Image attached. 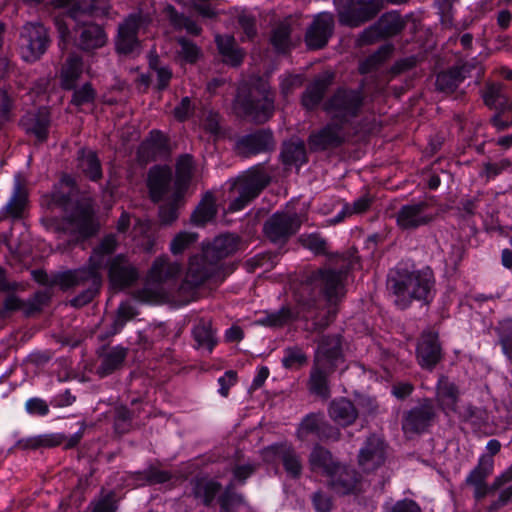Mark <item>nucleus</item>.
I'll return each instance as SVG.
<instances>
[{"label":"nucleus","mask_w":512,"mask_h":512,"mask_svg":"<svg viewBox=\"0 0 512 512\" xmlns=\"http://www.w3.org/2000/svg\"><path fill=\"white\" fill-rule=\"evenodd\" d=\"M218 502L223 511L231 512L244 503V497L235 491V482L230 481L219 496Z\"/></svg>","instance_id":"58"},{"label":"nucleus","mask_w":512,"mask_h":512,"mask_svg":"<svg viewBox=\"0 0 512 512\" xmlns=\"http://www.w3.org/2000/svg\"><path fill=\"white\" fill-rule=\"evenodd\" d=\"M28 205V190L17 176L14 182L13 194L4 207V213L13 219H20Z\"/></svg>","instance_id":"37"},{"label":"nucleus","mask_w":512,"mask_h":512,"mask_svg":"<svg viewBox=\"0 0 512 512\" xmlns=\"http://www.w3.org/2000/svg\"><path fill=\"white\" fill-rule=\"evenodd\" d=\"M462 82L463 79L456 68L450 67L437 74L435 86L439 92L449 95L454 93Z\"/></svg>","instance_id":"54"},{"label":"nucleus","mask_w":512,"mask_h":512,"mask_svg":"<svg viewBox=\"0 0 512 512\" xmlns=\"http://www.w3.org/2000/svg\"><path fill=\"white\" fill-rule=\"evenodd\" d=\"M41 222L49 231L54 233L70 232L81 239H88L99 231V223L95 217L93 201L90 197H82L77 200L62 222L57 218H44Z\"/></svg>","instance_id":"5"},{"label":"nucleus","mask_w":512,"mask_h":512,"mask_svg":"<svg viewBox=\"0 0 512 512\" xmlns=\"http://www.w3.org/2000/svg\"><path fill=\"white\" fill-rule=\"evenodd\" d=\"M359 411L352 401L347 398L333 400L329 405L330 418L340 426L352 425L358 418Z\"/></svg>","instance_id":"35"},{"label":"nucleus","mask_w":512,"mask_h":512,"mask_svg":"<svg viewBox=\"0 0 512 512\" xmlns=\"http://www.w3.org/2000/svg\"><path fill=\"white\" fill-rule=\"evenodd\" d=\"M343 124L332 120L321 129L312 132L308 142L312 151H325L336 149L346 141Z\"/></svg>","instance_id":"19"},{"label":"nucleus","mask_w":512,"mask_h":512,"mask_svg":"<svg viewBox=\"0 0 512 512\" xmlns=\"http://www.w3.org/2000/svg\"><path fill=\"white\" fill-rule=\"evenodd\" d=\"M365 94L361 88H338L325 102L323 110L331 120L343 125L350 124L358 118L365 103Z\"/></svg>","instance_id":"8"},{"label":"nucleus","mask_w":512,"mask_h":512,"mask_svg":"<svg viewBox=\"0 0 512 512\" xmlns=\"http://www.w3.org/2000/svg\"><path fill=\"white\" fill-rule=\"evenodd\" d=\"M406 27V21L396 12L384 13L378 21L365 29L358 38L359 45H368L382 38L398 35Z\"/></svg>","instance_id":"15"},{"label":"nucleus","mask_w":512,"mask_h":512,"mask_svg":"<svg viewBox=\"0 0 512 512\" xmlns=\"http://www.w3.org/2000/svg\"><path fill=\"white\" fill-rule=\"evenodd\" d=\"M504 84L500 82H487L481 91L484 104L491 110L512 106V100L504 92Z\"/></svg>","instance_id":"41"},{"label":"nucleus","mask_w":512,"mask_h":512,"mask_svg":"<svg viewBox=\"0 0 512 512\" xmlns=\"http://www.w3.org/2000/svg\"><path fill=\"white\" fill-rule=\"evenodd\" d=\"M328 477V486L338 495L353 494L359 490L360 477L354 469L339 464Z\"/></svg>","instance_id":"28"},{"label":"nucleus","mask_w":512,"mask_h":512,"mask_svg":"<svg viewBox=\"0 0 512 512\" xmlns=\"http://www.w3.org/2000/svg\"><path fill=\"white\" fill-rule=\"evenodd\" d=\"M72 90L73 94L70 103L76 107L92 104L97 97V92L90 82H86L80 87L75 86Z\"/></svg>","instance_id":"59"},{"label":"nucleus","mask_w":512,"mask_h":512,"mask_svg":"<svg viewBox=\"0 0 512 512\" xmlns=\"http://www.w3.org/2000/svg\"><path fill=\"white\" fill-rule=\"evenodd\" d=\"M193 171V157L189 154L181 155L176 163V176L173 184V190L176 191V197L185 195Z\"/></svg>","instance_id":"42"},{"label":"nucleus","mask_w":512,"mask_h":512,"mask_svg":"<svg viewBox=\"0 0 512 512\" xmlns=\"http://www.w3.org/2000/svg\"><path fill=\"white\" fill-rule=\"evenodd\" d=\"M108 279L115 288H126L133 285L139 278L138 269L124 254H118L106 263Z\"/></svg>","instance_id":"21"},{"label":"nucleus","mask_w":512,"mask_h":512,"mask_svg":"<svg viewBox=\"0 0 512 512\" xmlns=\"http://www.w3.org/2000/svg\"><path fill=\"white\" fill-rule=\"evenodd\" d=\"M181 266L170 262L168 258H157L149 272L148 284L135 292L141 302H155L164 298L171 291V286L180 274Z\"/></svg>","instance_id":"7"},{"label":"nucleus","mask_w":512,"mask_h":512,"mask_svg":"<svg viewBox=\"0 0 512 512\" xmlns=\"http://www.w3.org/2000/svg\"><path fill=\"white\" fill-rule=\"evenodd\" d=\"M334 369H328L324 366L313 363L309 380L308 389L310 393L322 398L328 399L330 397V388L328 384V377L334 372Z\"/></svg>","instance_id":"38"},{"label":"nucleus","mask_w":512,"mask_h":512,"mask_svg":"<svg viewBox=\"0 0 512 512\" xmlns=\"http://www.w3.org/2000/svg\"><path fill=\"white\" fill-rule=\"evenodd\" d=\"M156 10L152 4L141 3L118 25L115 39L117 53L128 55L134 52L140 42L138 34L146 32L154 21Z\"/></svg>","instance_id":"6"},{"label":"nucleus","mask_w":512,"mask_h":512,"mask_svg":"<svg viewBox=\"0 0 512 512\" xmlns=\"http://www.w3.org/2000/svg\"><path fill=\"white\" fill-rule=\"evenodd\" d=\"M280 158L286 166L295 165L300 167L306 163L307 154L304 141L299 138H292L283 142Z\"/></svg>","instance_id":"39"},{"label":"nucleus","mask_w":512,"mask_h":512,"mask_svg":"<svg viewBox=\"0 0 512 512\" xmlns=\"http://www.w3.org/2000/svg\"><path fill=\"white\" fill-rule=\"evenodd\" d=\"M270 181L271 177L261 168L257 167L246 175L239 177L234 188L238 193L243 194V196L252 201L269 185Z\"/></svg>","instance_id":"29"},{"label":"nucleus","mask_w":512,"mask_h":512,"mask_svg":"<svg viewBox=\"0 0 512 512\" xmlns=\"http://www.w3.org/2000/svg\"><path fill=\"white\" fill-rule=\"evenodd\" d=\"M342 357L341 340L338 335L323 336L318 344L313 363L328 369L337 368V363Z\"/></svg>","instance_id":"26"},{"label":"nucleus","mask_w":512,"mask_h":512,"mask_svg":"<svg viewBox=\"0 0 512 512\" xmlns=\"http://www.w3.org/2000/svg\"><path fill=\"white\" fill-rule=\"evenodd\" d=\"M128 355V349L116 346L100 354V365L97 367V374L101 377L108 376L120 370Z\"/></svg>","instance_id":"36"},{"label":"nucleus","mask_w":512,"mask_h":512,"mask_svg":"<svg viewBox=\"0 0 512 512\" xmlns=\"http://www.w3.org/2000/svg\"><path fill=\"white\" fill-rule=\"evenodd\" d=\"M164 13L175 30H186L188 34L194 36L200 35L202 28L197 22L185 14L178 12L174 6L167 5L164 9Z\"/></svg>","instance_id":"46"},{"label":"nucleus","mask_w":512,"mask_h":512,"mask_svg":"<svg viewBox=\"0 0 512 512\" xmlns=\"http://www.w3.org/2000/svg\"><path fill=\"white\" fill-rule=\"evenodd\" d=\"M419 365L426 370H433L442 359V348L438 334L423 333L418 341L416 350Z\"/></svg>","instance_id":"24"},{"label":"nucleus","mask_w":512,"mask_h":512,"mask_svg":"<svg viewBox=\"0 0 512 512\" xmlns=\"http://www.w3.org/2000/svg\"><path fill=\"white\" fill-rule=\"evenodd\" d=\"M292 25L290 20L285 19L277 23L270 32L269 42L278 54L288 53L292 47Z\"/></svg>","instance_id":"40"},{"label":"nucleus","mask_w":512,"mask_h":512,"mask_svg":"<svg viewBox=\"0 0 512 512\" xmlns=\"http://www.w3.org/2000/svg\"><path fill=\"white\" fill-rule=\"evenodd\" d=\"M33 279L41 285L59 286L62 291L82 287L83 291L69 301L74 308H81L91 303L96 297L99 279L88 270L69 269L49 276L46 271H32Z\"/></svg>","instance_id":"4"},{"label":"nucleus","mask_w":512,"mask_h":512,"mask_svg":"<svg viewBox=\"0 0 512 512\" xmlns=\"http://www.w3.org/2000/svg\"><path fill=\"white\" fill-rule=\"evenodd\" d=\"M309 464L312 470L321 469L327 476L338 468L339 462L333 459L331 452L317 444L309 455Z\"/></svg>","instance_id":"45"},{"label":"nucleus","mask_w":512,"mask_h":512,"mask_svg":"<svg viewBox=\"0 0 512 512\" xmlns=\"http://www.w3.org/2000/svg\"><path fill=\"white\" fill-rule=\"evenodd\" d=\"M47 28L40 22H27L19 32V48L26 62H35L46 52L50 44Z\"/></svg>","instance_id":"10"},{"label":"nucleus","mask_w":512,"mask_h":512,"mask_svg":"<svg viewBox=\"0 0 512 512\" xmlns=\"http://www.w3.org/2000/svg\"><path fill=\"white\" fill-rule=\"evenodd\" d=\"M239 242V237L233 234L217 236L203 248L201 255L190 259L186 276L177 290L182 302L195 299L197 289L220 270L223 259L238 250Z\"/></svg>","instance_id":"2"},{"label":"nucleus","mask_w":512,"mask_h":512,"mask_svg":"<svg viewBox=\"0 0 512 512\" xmlns=\"http://www.w3.org/2000/svg\"><path fill=\"white\" fill-rule=\"evenodd\" d=\"M498 338L503 353L512 361V321L501 323L498 328Z\"/></svg>","instance_id":"64"},{"label":"nucleus","mask_w":512,"mask_h":512,"mask_svg":"<svg viewBox=\"0 0 512 512\" xmlns=\"http://www.w3.org/2000/svg\"><path fill=\"white\" fill-rule=\"evenodd\" d=\"M333 78V73L325 72L317 76L307 86L301 96V104L306 110H314L321 103L328 87L332 84Z\"/></svg>","instance_id":"32"},{"label":"nucleus","mask_w":512,"mask_h":512,"mask_svg":"<svg viewBox=\"0 0 512 512\" xmlns=\"http://www.w3.org/2000/svg\"><path fill=\"white\" fill-rule=\"evenodd\" d=\"M335 21L331 13L317 14L308 25L304 42L309 50H320L327 46L334 33Z\"/></svg>","instance_id":"18"},{"label":"nucleus","mask_w":512,"mask_h":512,"mask_svg":"<svg viewBox=\"0 0 512 512\" xmlns=\"http://www.w3.org/2000/svg\"><path fill=\"white\" fill-rule=\"evenodd\" d=\"M215 43L225 64L231 67H238L242 64L246 53L244 49L238 46L234 36L217 34Z\"/></svg>","instance_id":"34"},{"label":"nucleus","mask_w":512,"mask_h":512,"mask_svg":"<svg viewBox=\"0 0 512 512\" xmlns=\"http://www.w3.org/2000/svg\"><path fill=\"white\" fill-rule=\"evenodd\" d=\"M78 161L79 168L91 181H98L102 178L101 163L94 151L81 150Z\"/></svg>","instance_id":"51"},{"label":"nucleus","mask_w":512,"mask_h":512,"mask_svg":"<svg viewBox=\"0 0 512 512\" xmlns=\"http://www.w3.org/2000/svg\"><path fill=\"white\" fill-rule=\"evenodd\" d=\"M192 485L193 495L201 499L205 506H210L213 503L215 496L222 488L219 482L206 478L195 479L192 481Z\"/></svg>","instance_id":"48"},{"label":"nucleus","mask_w":512,"mask_h":512,"mask_svg":"<svg viewBox=\"0 0 512 512\" xmlns=\"http://www.w3.org/2000/svg\"><path fill=\"white\" fill-rule=\"evenodd\" d=\"M169 154L168 138L160 131L154 130L150 137L141 143L137 156L139 161L149 163Z\"/></svg>","instance_id":"30"},{"label":"nucleus","mask_w":512,"mask_h":512,"mask_svg":"<svg viewBox=\"0 0 512 512\" xmlns=\"http://www.w3.org/2000/svg\"><path fill=\"white\" fill-rule=\"evenodd\" d=\"M118 246L117 237L115 234H108L102 238L100 243L93 249L92 255L89 258L88 265L78 268V270H88L94 276H97L99 283L97 285L96 296L100 292L102 286V275L100 269L104 265V257L114 253Z\"/></svg>","instance_id":"25"},{"label":"nucleus","mask_w":512,"mask_h":512,"mask_svg":"<svg viewBox=\"0 0 512 512\" xmlns=\"http://www.w3.org/2000/svg\"><path fill=\"white\" fill-rule=\"evenodd\" d=\"M298 241L303 247L311 250L316 255L329 256L330 261L335 260V257L337 256L329 255L327 241L318 233L302 234L298 238Z\"/></svg>","instance_id":"55"},{"label":"nucleus","mask_w":512,"mask_h":512,"mask_svg":"<svg viewBox=\"0 0 512 512\" xmlns=\"http://www.w3.org/2000/svg\"><path fill=\"white\" fill-rule=\"evenodd\" d=\"M173 182L172 170L168 166L155 165L147 174V188L150 200L159 203L170 192Z\"/></svg>","instance_id":"23"},{"label":"nucleus","mask_w":512,"mask_h":512,"mask_svg":"<svg viewBox=\"0 0 512 512\" xmlns=\"http://www.w3.org/2000/svg\"><path fill=\"white\" fill-rule=\"evenodd\" d=\"M308 362L307 355L298 346L287 347L284 350L282 364L286 369H298Z\"/></svg>","instance_id":"61"},{"label":"nucleus","mask_w":512,"mask_h":512,"mask_svg":"<svg viewBox=\"0 0 512 512\" xmlns=\"http://www.w3.org/2000/svg\"><path fill=\"white\" fill-rule=\"evenodd\" d=\"M460 398L458 386L447 376L441 375L436 385V401L439 408L446 414L457 412V403Z\"/></svg>","instance_id":"31"},{"label":"nucleus","mask_w":512,"mask_h":512,"mask_svg":"<svg viewBox=\"0 0 512 512\" xmlns=\"http://www.w3.org/2000/svg\"><path fill=\"white\" fill-rule=\"evenodd\" d=\"M237 23L240 29L243 32V36L241 37V41H252L256 38L258 34L257 29V19L254 15L242 11L237 16Z\"/></svg>","instance_id":"60"},{"label":"nucleus","mask_w":512,"mask_h":512,"mask_svg":"<svg viewBox=\"0 0 512 512\" xmlns=\"http://www.w3.org/2000/svg\"><path fill=\"white\" fill-rule=\"evenodd\" d=\"M184 196L176 197V191L173 190L168 202L161 204L158 208V217L162 225L168 226L175 222L179 217V209L184 203Z\"/></svg>","instance_id":"53"},{"label":"nucleus","mask_w":512,"mask_h":512,"mask_svg":"<svg viewBox=\"0 0 512 512\" xmlns=\"http://www.w3.org/2000/svg\"><path fill=\"white\" fill-rule=\"evenodd\" d=\"M347 3V7L338 11V17L340 24L349 27H359L383 9L382 0H347Z\"/></svg>","instance_id":"14"},{"label":"nucleus","mask_w":512,"mask_h":512,"mask_svg":"<svg viewBox=\"0 0 512 512\" xmlns=\"http://www.w3.org/2000/svg\"><path fill=\"white\" fill-rule=\"evenodd\" d=\"M395 217L400 229L411 231L432 223L435 214L428 202L418 201L402 205Z\"/></svg>","instance_id":"17"},{"label":"nucleus","mask_w":512,"mask_h":512,"mask_svg":"<svg viewBox=\"0 0 512 512\" xmlns=\"http://www.w3.org/2000/svg\"><path fill=\"white\" fill-rule=\"evenodd\" d=\"M356 262L352 252L336 256L331 263L339 267L318 269L302 282L296 292L297 303L305 312L320 308L323 297L329 304L335 305L345 296V280L349 270Z\"/></svg>","instance_id":"1"},{"label":"nucleus","mask_w":512,"mask_h":512,"mask_svg":"<svg viewBox=\"0 0 512 512\" xmlns=\"http://www.w3.org/2000/svg\"><path fill=\"white\" fill-rule=\"evenodd\" d=\"M301 224L296 213L276 212L265 221L263 233L270 242L283 245L297 233Z\"/></svg>","instance_id":"12"},{"label":"nucleus","mask_w":512,"mask_h":512,"mask_svg":"<svg viewBox=\"0 0 512 512\" xmlns=\"http://www.w3.org/2000/svg\"><path fill=\"white\" fill-rule=\"evenodd\" d=\"M492 469L493 460L486 459L483 456L479 464L467 476L465 483L474 488V498L476 500H481L490 493V489L486 484V478L491 474Z\"/></svg>","instance_id":"33"},{"label":"nucleus","mask_w":512,"mask_h":512,"mask_svg":"<svg viewBox=\"0 0 512 512\" xmlns=\"http://www.w3.org/2000/svg\"><path fill=\"white\" fill-rule=\"evenodd\" d=\"M193 337L199 348H205L209 352H212L217 344L215 331L212 328L211 322L208 320L202 319L199 321L193 329Z\"/></svg>","instance_id":"52"},{"label":"nucleus","mask_w":512,"mask_h":512,"mask_svg":"<svg viewBox=\"0 0 512 512\" xmlns=\"http://www.w3.org/2000/svg\"><path fill=\"white\" fill-rule=\"evenodd\" d=\"M57 7L66 8V16L72 21L96 19L108 15L109 0H56Z\"/></svg>","instance_id":"16"},{"label":"nucleus","mask_w":512,"mask_h":512,"mask_svg":"<svg viewBox=\"0 0 512 512\" xmlns=\"http://www.w3.org/2000/svg\"><path fill=\"white\" fill-rule=\"evenodd\" d=\"M216 213L217 208L214 197L211 193H207L193 211L190 219L194 225L204 226L216 216Z\"/></svg>","instance_id":"50"},{"label":"nucleus","mask_w":512,"mask_h":512,"mask_svg":"<svg viewBox=\"0 0 512 512\" xmlns=\"http://www.w3.org/2000/svg\"><path fill=\"white\" fill-rule=\"evenodd\" d=\"M20 123L26 134L34 136L37 142L43 143L48 138L51 124L50 112L46 107H41L36 112L24 115Z\"/></svg>","instance_id":"27"},{"label":"nucleus","mask_w":512,"mask_h":512,"mask_svg":"<svg viewBox=\"0 0 512 512\" xmlns=\"http://www.w3.org/2000/svg\"><path fill=\"white\" fill-rule=\"evenodd\" d=\"M458 417L461 421L470 423L473 426L480 427L488 421V414L484 408L468 404L461 409H457Z\"/></svg>","instance_id":"57"},{"label":"nucleus","mask_w":512,"mask_h":512,"mask_svg":"<svg viewBox=\"0 0 512 512\" xmlns=\"http://www.w3.org/2000/svg\"><path fill=\"white\" fill-rule=\"evenodd\" d=\"M276 455L281 460L287 474L297 479L302 474V461L295 449L290 445L276 447Z\"/></svg>","instance_id":"44"},{"label":"nucleus","mask_w":512,"mask_h":512,"mask_svg":"<svg viewBox=\"0 0 512 512\" xmlns=\"http://www.w3.org/2000/svg\"><path fill=\"white\" fill-rule=\"evenodd\" d=\"M66 441L64 434H45L27 439H21L17 442V447L23 450L27 449H39V448H53L61 445Z\"/></svg>","instance_id":"47"},{"label":"nucleus","mask_w":512,"mask_h":512,"mask_svg":"<svg viewBox=\"0 0 512 512\" xmlns=\"http://www.w3.org/2000/svg\"><path fill=\"white\" fill-rule=\"evenodd\" d=\"M82 58L77 54H70L61 69V86L65 90L75 88L76 82L82 74Z\"/></svg>","instance_id":"43"},{"label":"nucleus","mask_w":512,"mask_h":512,"mask_svg":"<svg viewBox=\"0 0 512 512\" xmlns=\"http://www.w3.org/2000/svg\"><path fill=\"white\" fill-rule=\"evenodd\" d=\"M236 148L240 155L248 157L274 151L276 141L272 130L263 128L239 138L236 142Z\"/></svg>","instance_id":"20"},{"label":"nucleus","mask_w":512,"mask_h":512,"mask_svg":"<svg viewBox=\"0 0 512 512\" xmlns=\"http://www.w3.org/2000/svg\"><path fill=\"white\" fill-rule=\"evenodd\" d=\"M132 412L126 406H118L114 410V429L118 434H125L132 427Z\"/></svg>","instance_id":"63"},{"label":"nucleus","mask_w":512,"mask_h":512,"mask_svg":"<svg viewBox=\"0 0 512 512\" xmlns=\"http://www.w3.org/2000/svg\"><path fill=\"white\" fill-rule=\"evenodd\" d=\"M388 289L396 297L400 309H406L413 300L429 304L434 296L435 278L431 269H395L387 280Z\"/></svg>","instance_id":"3"},{"label":"nucleus","mask_w":512,"mask_h":512,"mask_svg":"<svg viewBox=\"0 0 512 512\" xmlns=\"http://www.w3.org/2000/svg\"><path fill=\"white\" fill-rule=\"evenodd\" d=\"M74 25L69 28L63 24L59 26L62 41L72 33L74 46L87 53L104 47L107 43V34L104 27L97 24L94 19L73 21Z\"/></svg>","instance_id":"9"},{"label":"nucleus","mask_w":512,"mask_h":512,"mask_svg":"<svg viewBox=\"0 0 512 512\" xmlns=\"http://www.w3.org/2000/svg\"><path fill=\"white\" fill-rule=\"evenodd\" d=\"M76 189L75 180L69 175H63L60 182L51 193V204L66 207Z\"/></svg>","instance_id":"49"},{"label":"nucleus","mask_w":512,"mask_h":512,"mask_svg":"<svg viewBox=\"0 0 512 512\" xmlns=\"http://www.w3.org/2000/svg\"><path fill=\"white\" fill-rule=\"evenodd\" d=\"M322 421V417L318 414L312 413L307 415L301 421L299 428L297 430L298 439L301 441H305L310 434H314L317 436Z\"/></svg>","instance_id":"62"},{"label":"nucleus","mask_w":512,"mask_h":512,"mask_svg":"<svg viewBox=\"0 0 512 512\" xmlns=\"http://www.w3.org/2000/svg\"><path fill=\"white\" fill-rule=\"evenodd\" d=\"M437 408L430 398L422 399L418 405L403 413L402 430L407 435L421 434L433 425Z\"/></svg>","instance_id":"13"},{"label":"nucleus","mask_w":512,"mask_h":512,"mask_svg":"<svg viewBox=\"0 0 512 512\" xmlns=\"http://www.w3.org/2000/svg\"><path fill=\"white\" fill-rule=\"evenodd\" d=\"M235 110L242 116L249 118L256 124L266 123L275 110L274 97H264L261 99L253 92L239 90L234 104Z\"/></svg>","instance_id":"11"},{"label":"nucleus","mask_w":512,"mask_h":512,"mask_svg":"<svg viewBox=\"0 0 512 512\" xmlns=\"http://www.w3.org/2000/svg\"><path fill=\"white\" fill-rule=\"evenodd\" d=\"M393 51L391 45L381 46L375 53L368 56L359 66L361 74H367L377 69L383 62H385Z\"/></svg>","instance_id":"56"},{"label":"nucleus","mask_w":512,"mask_h":512,"mask_svg":"<svg viewBox=\"0 0 512 512\" xmlns=\"http://www.w3.org/2000/svg\"><path fill=\"white\" fill-rule=\"evenodd\" d=\"M385 460L386 444L380 437L371 435L359 451V466L364 472L370 473L381 467Z\"/></svg>","instance_id":"22"}]
</instances>
